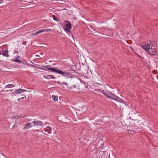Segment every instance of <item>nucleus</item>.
Masks as SVG:
<instances>
[{"instance_id": "20e7f679", "label": "nucleus", "mask_w": 158, "mask_h": 158, "mask_svg": "<svg viewBox=\"0 0 158 158\" xmlns=\"http://www.w3.org/2000/svg\"><path fill=\"white\" fill-rule=\"evenodd\" d=\"M51 127L49 126H48L46 128L44 129V131L46 133H43V134L46 135H48L47 133L50 134L51 132Z\"/></svg>"}, {"instance_id": "f03ea898", "label": "nucleus", "mask_w": 158, "mask_h": 158, "mask_svg": "<svg viewBox=\"0 0 158 158\" xmlns=\"http://www.w3.org/2000/svg\"><path fill=\"white\" fill-rule=\"evenodd\" d=\"M42 67L45 68L47 69L48 70L51 71V72H53L57 73L63 75L65 77H70L69 75H71V74L68 72H64L62 71H61L60 70L55 68H51V66L50 65L42 66Z\"/></svg>"}, {"instance_id": "0eeeda50", "label": "nucleus", "mask_w": 158, "mask_h": 158, "mask_svg": "<svg viewBox=\"0 0 158 158\" xmlns=\"http://www.w3.org/2000/svg\"><path fill=\"white\" fill-rule=\"evenodd\" d=\"M33 124V122L32 123H27L26 124L25 127L24 128V130L26 129H29L32 127L34 126L33 125H32Z\"/></svg>"}, {"instance_id": "aec40b11", "label": "nucleus", "mask_w": 158, "mask_h": 158, "mask_svg": "<svg viewBox=\"0 0 158 158\" xmlns=\"http://www.w3.org/2000/svg\"><path fill=\"white\" fill-rule=\"evenodd\" d=\"M69 29H70V28H66L64 29V30H65V31H66V32L68 31V32H70V30Z\"/></svg>"}, {"instance_id": "cd10ccee", "label": "nucleus", "mask_w": 158, "mask_h": 158, "mask_svg": "<svg viewBox=\"0 0 158 158\" xmlns=\"http://www.w3.org/2000/svg\"><path fill=\"white\" fill-rule=\"evenodd\" d=\"M38 130H36V129H35V130H33V131L34 132H38Z\"/></svg>"}, {"instance_id": "6e6552de", "label": "nucleus", "mask_w": 158, "mask_h": 158, "mask_svg": "<svg viewBox=\"0 0 158 158\" xmlns=\"http://www.w3.org/2000/svg\"><path fill=\"white\" fill-rule=\"evenodd\" d=\"M2 55L3 56H6L7 57H8L9 56V55L8 54V51L6 49L2 50Z\"/></svg>"}, {"instance_id": "2f4dec72", "label": "nucleus", "mask_w": 158, "mask_h": 158, "mask_svg": "<svg viewBox=\"0 0 158 158\" xmlns=\"http://www.w3.org/2000/svg\"><path fill=\"white\" fill-rule=\"evenodd\" d=\"M19 56H17V57H16V58H17V59H18L19 58Z\"/></svg>"}, {"instance_id": "c756f323", "label": "nucleus", "mask_w": 158, "mask_h": 158, "mask_svg": "<svg viewBox=\"0 0 158 158\" xmlns=\"http://www.w3.org/2000/svg\"><path fill=\"white\" fill-rule=\"evenodd\" d=\"M102 93H103V94L104 95H106H106H107V94H106V93H104L103 92H102Z\"/></svg>"}, {"instance_id": "f3484780", "label": "nucleus", "mask_w": 158, "mask_h": 158, "mask_svg": "<svg viewBox=\"0 0 158 158\" xmlns=\"http://www.w3.org/2000/svg\"><path fill=\"white\" fill-rule=\"evenodd\" d=\"M51 75H48L47 76H44V77L48 79H50L51 78Z\"/></svg>"}, {"instance_id": "2eb2a0df", "label": "nucleus", "mask_w": 158, "mask_h": 158, "mask_svg": "<svg viewBox=\"0 0 158 158\" xmlns=\"http://www.w3.org/2000/svg\"><path fill=\"white\" fill-rule=\"evenodd\" d=\"M60 84L61 85H65L67 86L68 85V83H67L65 82H62L61 83H60Z\"/></svg>"}, {"instance_id": "e433bc0d", "label": "nucleus", "mask_w": 158, "mask_h": 158, "mask_svg": "<svg viewBox=\"0 0 158 158\" xmlns=\"http://www.w3.org/2000/svg\"><path fill=\"white\" fill-rule=\"evenodd\" d=\"M129 131H130V132H131V130H130L129 131H128V132H129Z\"/></svg>"}, {"instance_id": "dca6fc26", "label": "nucleus", "mask_w": 158, "mask_h": 158, "mask_svg": "<svg viewBox=\"0 0 158 158\" xmlns=\"http://www.w3.org/2000/svg\"><path fill=\"white\" fill-rule=\"evenodd\" d=\"M42 32H43V31H42V30H39V31H37L36 33H34V35H37V34H38L40 33H42Z\"/></svg>"}, {"instance_id": "f257e3e1", "label": "nucleus", "mask_w": 158, "mask_h": 158, "mask_svg": "<svg viewBox=\"0 0 158 158\" xmlns=\"http://www.w3.org/2000/svg\"><path fill=\"white\" fill-rule=\"evenodd\" d=\"M141 47L151 56L155 55L157 52L156 45L154 42L149 41Z\"/></svg>"}, {"instance_id": "ea45409f", "label": "nucleus", "mask_w": 158, "mask_h": 158, "mask_svg": "<svg viewBox=\"0 0 158 158\" xmlns=\"http://www.w3.org/2000/svg\"><path fill=\"white\" fill-rule=\"evenodd\" d=\"M1 73V71H0V73Z\"/></svg>"}, {"instance_id": "4be33fe9", "label": "nucleus", "mask_w": 158, "mask_h": 158, "mask_svg": "<svg viewBox=\"0 0 158 158\" xmlns=\"http://www.w3.org/2000/svg\"><path fill=\"white\" fill-rule=\"evenodd\" d=\"M118 98L119 99H118V100H116V101H118L119 102H123V101L122 99H121L119 97H118Z\"/></svg>"}, {"instance_id": "72a5a7b5", "label": "nucleus", "mask_w": 158, "mask_h": 158, "mask_svg": "<svg viewBox=\"0 0 158 158\" xmlns=\"http://www.w3.org/2000/svg\"><path fill=\"white\" fill-rule=\"evenodd\" d=\"M61 86L64 88V85H63V86L61 85Z\"/></svg>"}, {"instance_id": "473e14b6", "label": "nucleus", "mask_w": 158, "mask_h": 158, "mask_svg": "<svg viewBox=\"0 0 158 158\" xmlns=\"http://www.w3.org/2000/svg\"><path fill=\"white\" fill-rule=\"evenodd\" d=\"M61 86L64 88V85H63V86L61 85Z\"/></svg>"}, {"instance_id": "ddd939ff", "label": "nucleus", "mask_w": 158, "mask_h": 158, "mask_svg": "<svg viewBox=\"0 0 158 158\" xmlns=\"http://www.w3.org/2000/svg\"><path fill=\"white\" fill-rule=\"evenodd\" d=\"M52 98L54 101H56L58 100V97L55 96L54 95H52Z\"/></svg>"}, {"instance_id": "9d476101", "label": "nucleus", "mask_w": 158, "mask_h": 158, "mask_svg": "<svg viewBox=\"0 0 158 158\" xmlns=\"http://www.w3.org/2000/svg\"><path fill=\"white\" fill-rule=\"evenodd\" d=\"M110 95L111 96V99L113 100L116 101V100H118V99H119L118 98V97H117V96L113 94H111Z\"/></svg>"}, {"instance_id": "bb28decb", "label": "nucleus", "mask_w": 158, "mask_h": 158, "mask_svg": "<svg viewBox=\"0 0 158 158\" xmlns=\"http://www.w3.org/2000/svg\"><path fill=\"white\" fill-rule=\"evenodd\" d=\"M39 69H41V70H46V69H43V68H39Z\"/></svg>"}, {"instance_id": "b1692460", "label": "nucleus", "mask_w": 158, "mask_h": 158, "mask_svg": "<svg viewBox=\"0 0 158 158\" xmlns=\"http://www.w3.org/2000/svg\"><path fill=\"white\" fill-rule=\"evenodd\" d=\"M27 2V1H23V0H20V1H19V2Z\"/></svg>"}, {"instance_id": "4468645a", "label": "nucleus", "mask_w": 158, "mask_h": 158, "mask_svg": "<svg viewBox=\"0 0 158 158\" xmlns=\"http://www.w3.org/2000/svg\"><path fill=\"white\" fill-rule=\"evenodd\" d=\"M81 82L84 85H85V87H86L87 88H89L88 87V86H89V85L87 84V83H86L84 81H82V82Z\"/></svg>"}, {"instance_id": "39448f33", "label": "nucleus", "mask_w": 158, "mask_h": 158, "mask_svg": "<svg viewBox=\"0 0 158 158\" xmlns=\"http://www.w3.org/2000/svg\"><path fill=\"white\" fill-rule=\"evenodd\" d=\"M33 123L34 126H35L37 125H39L40 126H42V127H43V123L42 122H41L40 121H38V120L34 121H33Z\"/></svg>"}, {"instance_id": "393cba45", "label": "nucleus", "mask_w": 158, "mask_h": 158, "mask_svg": "<svg viewBox=\"0 0 158 158\" xmlns=\"http://www.w3.org/2000/svg\"><path fill=\"white\" fill-rule=\"evenodd\" d=\"M106 96L107 97V98L111 99V96H109L107 95H106Z\"/></svg>"}, {"instance_id": "9b49d317", "label": "nucleus", "mask_w": 158, "mask_h": 158, "mask_svg": "<svg viewBox=\"0 0 158 158\" xmlns=\"http://www.w3.org/2000/svg\"><path fill=\"white\" fill-rule=\"evenodd\" d=\"M12 60L15 62H18L19 63L21 64L22 63V61L18 59H13Z\"/></svg>"}, {"instance_id": "5701e85b", "label": "nucleus", "mask_w": 158, "mask_h": 158, "mask_svg": "<svg viewBox=\"0 0 158 158\" xmlns=\"http://www.w3.org/2000/svg\"><path fill=\"white\" fill-rule=\"evenodd\" d=\"M51 78L52 79H55L56 78V77H55L53 76H52V75H51Z\"/></svg>"}, {"instance_id": "6ab92c4d", "label": "nucleus", "mask_w": 158, "mask_h": 158, "mask_svg": "<svg viewBox=\"0 0 158 158\" xmlns=\"http://www.w3.org/2000/svg\"><path fill=\"white\" fill-rule=\"evenodd\" d=\"M25 98V97H22L20 98H19L18 99V101L20 102L21 101V100H23Z\"/></svg>"}, {"instance_id": "c85d7f7f", "label": "nucleus", "mask_w": 158, "mask_h": 158, "mask_svg": "<svg viewBox=\"0 0 158 158\" xmlns=\"http://www.w3.org/2000/svg\"><path fill=\"white\" fill-rule=\"evenodd\" d=\"M35 56L36 57H40V56L39 55H36Z\"/></svg>"}, {"instance_id": "a878e982", "label": "nucleus", "mask_w": 158, "mask_h": 158, "mask_svg": "<svg viewBox=\"0 0 158 158\" xmlns=\"http://www.w3.org/2000/svg\"><path fill=\"white\" fill-rule=\"evenodd\" d=\"M19 53V52H18V51H15L14 52V54H16V53H17V54H18Z\"/></svg>"}, {"instance_id": "f704fd0d", "label": "nucleus", "mask_w": 158, "mask_h": 158, "mask_svg": "<svg viewBox=\"0 0 158 158\" xmlns=\"http://www.w3.org/2000/svg\"><path fill=\"white\" fill-rule=\"evenodd\" d=\"M129 131H130V132H131V130H130L129 131H128V132H129Z\"/></svg>"}, {"instance_id": "423d86ee", "label": "nucleus", "mask_w": 158, "mask_h": 158, "mask_svg": "<svg viewBox=\"0 0 158 158\" xmlns=\"http://www.w3.org/2000/svg\"><path fill=\"white\" fill-rule=\"evenodd\" d=\"M23 91L22 89H17L12 92L11 94L15 95L17 94H20L23 92Z\"/></svg>"}, {"instance_id": "c9c22d12", "label": "nucleus", "mask_w": 158, "mask_h": 158, "mask_svg": "<svg viewBox=\"0 0 158 158\" xmlns=\"http://www.w3.org/2000/svg\"><path fill=\"white\" fill-rule=\"evenodd\" d=\"M129 131H130V132H131V130H130L129 131H128V132H129Z\"/></svg>"}, {"instance_id": "1a4fd4ad", "label": "nucleus", "mask_w": 158, "mask_h": 158, "mask_svg": "<svg viewBox=\"0 0 158 158\" xmlns=\"http://www.w3.org/2000/svg\"><path fill=\"white\" fill-rule=\"evenodd\" d=\"M65 22L66 23V28H70L71 29L72 27L71 24V23L68 21H66Z\"/></svg>"}, {"instance_id": "58836bf2", "label": "nucleus", "mask_w": 158, "mask_h": 158, "mask_svg": "<svg viewBox=\"0 0 158 158\" xmlns=\"http://www.w3.org/2000/svg\"><path fill=\"white\" fill-rule=\"evenodd\" d=\"M43 54V53H40V54Z\"/></svg>"}, {"instance_id": "a211bd4d", "label": "nucleus", "mask_w": 158, "mask_h": 158, "mask_svg": "<svg viewBox=\"0 0 158 158\" xmlns=\"http://www.w3.org/2000/svg\"><path fill=\"white\" fill-rule=\"evenodd\" d=\"M53 19L56 21H59V20L58 19V18L56 17L55 15H53Z\"/></svg>"}, {"instance_id": "f8f14e48", "label": "nucleus", "mask_w": 158, "mask_h": 158, "mask_svg": "<svg viewBox=\"0 0 158 158\" xmlns=\"http://www.w3.org/2000/svg\"><path fill=\"white\" fill-rule=\"evenodd\" d=\"M15 85L13 84H10L6 85L5 86V88H11L12 87H14Z\"/></svg>"}, {"instance_id": "7ed1b4c3", "label": "nucleus", "mask_w": 158, "mask_h": 158, "mask_svg": "<svg viewBox=\"0 0 158 158\" xmlns=\"http://www.w3.org/2000/svg\"><path fill=\"white\" fill-rule=\"evenodd\" d=\"M142 122L140 120H135L134 123V127L135 129H139L141 128Z\"/></svg>"}, {"instance_id": "7c9ffc66", "label": "nucleus", "mask_w": 158, "mask_h": 158, "mask_svg": "<svg viewBox=\"0 0 158 158\" xmlns=\"http://www.w3.org/2000/svg\"><path fill=\"white\" fill-rule=\"evenodd\" d=\"M23 92H24V91H27V90L25 89H23Z\"/></svg>"}, {"instance_id": "4c0bfd02", "label": "nucleus", "mask_w": 158, "mask_h": 158, "mask_svg": "<svg viewBox=\"0 0 158 158\" xmlns=\"http://www.w3.org/2000/svg\"><path fill=\"white\" fill-rule=\"evenodd\" d=\"M5 157H6V158H8L7 157V156H5Z\"/></svg>"}, {"instance_id": "412c9836", "label": "nucleus", "mask_w": 158, "mask_h": 158, "mask_svg": "<svg viewBox=\"0 0 158 158\" xmlns=\"http://www.w3.org/2000/svg\"><path fill=\"white\" fill-rule=\"evenodd\" d=\"M50 30H51V29H42V30L43 32H44V31L48 32V31H49Z\"/></svg>"}]
</instances>
